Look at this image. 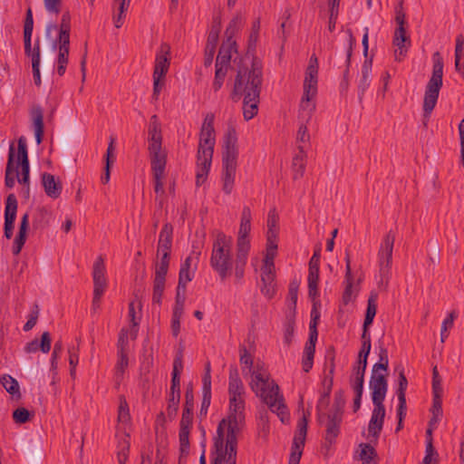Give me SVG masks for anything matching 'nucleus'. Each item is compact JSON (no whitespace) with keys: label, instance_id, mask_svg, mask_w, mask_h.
<instances>
[{"label":"nucleus","instance_id":"nucleus-1","mask_svg":"<svg viewBox=\"0 0 464 464\" xmlns=\"http://www.w3.org/2000/svg\"><path fill=\"white\" fill-rule=\"evenodd\" d=\"M230 414L227 420L223 419L217 430L215 438V457L211 464H236L237 433L244 420V394H229Z\"/></svg>","mask_w":464,"mask_h":464},{"label":"nucleus","instance_id":"nucleus-2","mask_svg":"<svg viewBox=\"0 0 464 464\" xmlns=\"http://www.w3.org/2000/svg\"><path fill=\"white\" fill-rule=\"evenodd\" d=\"M240 362L249 367L252 380L250 387L268 408L280 418L282 422L289 420L287 408L284 403L283 395L279 392V386L272 380L269 381V373L261 368L251 370L253 359L245 346L240 347Z\"/></svg>","mask_w":464,"mask_h":464},{"label":"nucleus","instance_id":"nucleus-3","mask_svg":"<svg viewBox=\"0 0 464 464\" xmlns=\"http://www.w3.org/2000/svg\"><path fill=\"white\" fill-rule=\"evenodd\" d=\"M238 147L237 135L234 127H229L225 136L222 156V189L229 195L234 188L237 166Z\"/></svg>","mask_w":464,"mask_h":464},{"label":"nucleus","instance_id":"nucleus-4","mask_svg":"<svg viewBox=\"0 0 464 464\" xmlns=\"http://www.w3.org/2000/svg\"><path fill=\"white\" fill-rule=\"evenodd\" d=\"M232 237L223 232H218L213 242L210 266L221 279L227 278L232 269Z\"/></svg>","mask_w":464,"mask_h":464},{"label":"nucleus","instance_id":"nucleus-5","mask_svg":"<svg viewBox=\"0 0 464 464\" xmlns=\"http://www.w3.org/2000/svg\"><path fill=\"white\" fill-rule=\"evenodd\" d=\"M386 393L387 392H380L379 389L372 391L373 410L368 424V438L371 442H377L382 430L385 418V407L383 401L385 400Z\"/></svg>","mask_w":464,"mask_h":464},{"label":"nucleus","instance_id":"nucleus-6","mask_svg":"<svg viewBox=\"0 0 464 464\" xmlns=\"http://www.w3.org/2000/svg\"><path fill=\"white\" fill-rule=\"evenodd\" d=\"M262 84V64L254 58L250 65L244 59L237 63V73L234 87H259Z\"/></svg>","mask_w":464,"mask_h":464},{"label":"nucleus","instance_id":"nucleus-7","mask_svg":"<svg viewBox=\"0 0 464 464\" xmlns=\"http://www.w3.org/2000/svg\"><path fill=\"white\" fill-rule=\"evenodd\" d=\"M402 5L403 1L401 0L395 8V22L398 26L394 32L393 44L396 47L394 51L396 61H401L405 57L411 44L410 36L406 32V15Z\"/></svg>","mask_w":464,"mask_h":464},{"label":"nucleus","instance_id":"nucleus-8","mask_svg":"<svg viewBox=\"0 0 464 464\" xmlns=\"http://www.w3.org/2000/svg\"><path fill=\"white\" fill-rule=\"evenodd\" d=\"M250 231L251 223L240 222L235 261V276L238 282L244 277L245 266L250 250V241L248 239Z\"/></svg>","mask_w":464,"mask_h":464},{"label":"nucleus","instance_id":"nucleus-9","mask_svg":"<svg viewBox=\"0 0 464 464\" xmlns=\"http://www.w3.org/2000/svg\"><path fill=\"white\" fill-rule=\"evenodd\" d=\"M320 319V313L316 308V304L314 303L311 311V321L309 324V339L305 343L304 350V358L302 361L303 370L308 372L313 367V361L315 351V343L318 337L317 325Z\"/></svg>","mask_w":464,"mask_h":464},{"label":"nucleus","instance_id":"nucleus-10","mask_svg":"<svg viewBox=\"0 0 464 464\" xmlns=\"http://www.w3.org/2000/svg\"><path fill=\"white\" fill-rule=\"evenodd\" d=\"M215 116L213 113H208L204 119L198 149V157L213 158L215 145Z\"/></svg>","mask_w":464,"mask_h":464},{"label":"nucleus","instance_id":"nucleus-11","mask_svg":"<svg viewBox=\"0 0 464 464\" xmlns=\"http://www.w3.org/2000/svg\"><path fill=\"white\" fill-rule=\"evenodd\" d=\"M389 367V357L388 351L385 347H380L379 362L372 366V375L370 379V389L376 391L379 389L380 392H387L388 381L386 374L380 373L379 371L382 370L387 372Z\"/></svg>","mask_w":464,"mask_h":464},{"label":"nucleus","instance_id":"nucleus-12","mask_svg":"<svg viewBox=\"0 0 464 464\" xmlns=\"http://www.w3.org/2000/svg\"><path fill=\"white\" fill-rule=\"evenodd\" d=\"M310 412L304 413L297 424V430L293 440L289 464H299L307 434L308 417Z\"/></svg>","mask_w":464,"mask_h":464},{"label":"nucleus","instance_id":"nucleus-13","mask_svg":"<svg viewBox=\"0 0 464 464\" xmlns=\"http://www.w3.org/2000/svg\"><path fill=\"white\" fill-rule=\"evenodd\" d=\"M394 242L395 235L392 231L388 232L378 251L380 274L382 277L387 276L392 268Z\"/></svg>","mask_w":464,"mask_h":464},{"label":"nucleus","instance_id":"nucleus-14","mask_svg":"<svg viewBox=\"0 0 464 464\" xmlns=\"http://www.w3.org/2000/svg\"><path fill=\"white\" fill-rule=\"evenodd\" d=\"M342 421L343 416L339 414L337 415L332 412H328L325 415L324 420L322 423H324L325 426L324 443L323 448L327 451L335 443V440L340 434Z\"/></svg>","mask_w":464,"mask_h":464},{"label":"nucleus","instance_id":"nucleus-15","mask_svg":"<svg viewBox=\"0 0 464 464\" xmlns=\"http://www.w3.org/2000/svg\"><path fill=\"white\" fill-rule=\"evenodd\" d=\"M170 46L162 43L156 55L153 72V87H159L161 78L164 77L169 67Z\"/></svg>","mask_w":464,"mask_h":464},{"label":"nucleus","instance_id":"nucleus-16","mask_svg":"<svg viewBox=\"0 0 464 464\" xmlns=\"http://www.w3.org/2000/svg\"><path fill=\"white\" fill-rule=\"evenodd\" d=\"M17 165H21V169H22L21 177L19 176V173L17 172V170H14L18 182L20 184L28 186L29 185L30 166H29V160H28L26 140L24 137H21L18 140ZM25 193L27 195L29 194V187L26 188Z\"/></svg>","mask_w":464,"mask_h":464},{"label":"nucleus","instance_id":"nucleus-17","mask_svg":"<svg viewBox=\"0 0 464 464\" xmlns=\"http://www.w3.org/2000/svg\"><path fill=\"white\" fill-rule=\"evenodd\" d=\"M317 89H304L300 101L298 120L310 121L316 108Z\"/></svg>","mask_w":464,"mask_h":464},{"label":"nucleus","instance_id":"nucleus-18","mask_svg":"<svg viewBox=\"0 0 464 464\" xmlns=\"http://www.w3.org/2000/svg\"><path fill=\"white\" fill-rule=\"evenodd\" d=\"M317 89H304L300 101L298 120L310 121L316 108Z\"/></svg>","mask_w":464,"mask_h":464},{"label":"nucleus","instance_id":"nucleus-19","mask_svg":"<svg viewBox=\"0 0 464 464\" xmlns=\"http://www.w3.org/2000/svg\"><path fill=\"white\" fill-rule=\"evenodd\" d=\"M148 150L152 173H157V176L165 173L167 153L162 149V144H148Z\"/></svg>","mask_w":464,"mask_h":464},{"label":"nucleus","instance_id":"nucleus-20","mask_svg":"<svg viewBox=\"0 0 464 464\" xmlns=\"http://www.w3.org/2000/svg\"><path fill=\"white\" fill-rule=\"evenodd\" d=\"M246 92L243 99V115L246 121H250L258 112L260 98L259 89H242Z\"/></svg>","mask_w":464,"mask_h":464},{"label":"nucleus","instance_id":"nucleus-21","mask_svg":"<svg viewBox=\"0 0 464 464\" xmlns=\"http://www.w3.org/2000/svg\"><path fill=\"white\" fill-rule=\"evenodd\" d=\"M17 211V200L14 194H10L6 198L5 211V237L10 239L13 236L14 221Z\"/></svg>","mask_w":464,"mask_h":464},{"label":"nucleus","instance_id":"nucleus-22","mask_svg":"<svg viewBox=\"0 0 464 464\" xmlns=\"http://www.w3.org/2000/svg\"><path fill=\"white\" fill-rule=\"evenodd\" d=\"M24 53L28 57H31L32 60V69H33V77L34 82L35 85L41 84V76H40V62H41V48H40V40L36 39L34 48H32V39H30V47L29 50L26 47V44H24Z\"/></svg>","mask_w":464,"mask_h":464},{"label":"nucleus","instance_id":"nucleus-23","mask_svg":"<svg viewBox=\"0 0 464 464\" xmlns=\"http://www.w3.org/2000/svg\"><path fill=\"white\" fill-rule=\"evenodd\" d=\"M106 267L104 259L99 256L92 266L93 291L105 292L107 287V279L105 276Z\"/></svg>","mask_w":464,"mask_h":464},{"label":"nucleus","instance_id":"nucleus-24","mask_svg":"<svg viewBox=\"0 0 464 464\" xmlns=\"http://www.w3.org/2000/svg\"><path fill=\"white\" fill-rule=\"evenodd\" d=\"M334 372V356L331 358L330 362V369H329V374L331 375L329 385L325 392L321 395L318 403L316 405V414H317V421L319 424L322 425V423L324 420L325 415L327 413H324V411L328 407L329 405V399H330V393L332 391V385H333V374Z\"/></svg>","mask_w":464,"mask_h":464},{"label":"nucleus","instance_id":"nucleus-25","mask_svg":"<svg viewBox=\"0 0 464 464\" xmlns=\"http://www.w3.org/2000/svg\"><path fill=\"white\" fill-rule=\"evenodd\" d=\"M58 31V38H70L71 32V15L68 11L64 12L61 18V24L58 26L54 23H49L46 25L45 34L47 38H51L52 32Z\"/></svg>","mask_w":464,"mask_h":464},{"label":"nucleus","instance_id":"nucleus-26","mask_svg":"<svg viewBox=\"0 0 464 464\" xmlns=\"http://www.w3.org/2000/svg\"><path fill=\"white\" fill-rule=\"evenodd\" d=\"M42 185L44 188V192L51 198H58L63 190L62 182L56 179L54 175L44 172L42 174Z\"/></svg>","mask_w":464,"mask_h":464},{"label":"nucleus","instance_id":"nucleus-27","mask_svg":"<svg viewBox=\"0 0 464 464\" xmlns=\"http://www.w3.org/2000/svg\"><path fill=\"white\" fill-rule=\"evenodd\" d=\"M233 53H237V47L236 41L225 40L223 41L217 59L216 63L221 65H227L230 67V62L232 59Z\"/></svg>","mask_w":464,"mask_h":464},{"label":"nucleus","instance_id":"nucleus-28","mask_svg":"<svg viewBox=\"0 0 464 464\" xmlns=\"http://www.w3.org/2000/svg\"><path fill=\"white\" fill-rule=\"evenodd\" d=\"M262 294L271 299L276 295V272L275 269H261Z\"/></svg>","mask_w":464,"mask_h":464},{"label":"nucleus","instance_id":"nucleus-29","mask_svg":"<svg viewBox=\"0 0 464 464\" xmlns=\"http://www.w3.org/2000/svg\"><path fill=\"white\" fill-rule=\"evenodd\" d=\"M433 70L432 76L427 85V87H441L442 86V75H443V60L439 52H436L432 55Z\"/></svg>","mask_w":464,"mask_h":464},{"label":"nucleus","instance_id":"nucleus-30","mask_svg":"<svg viewBox=\"0 0 464 464\" xmlns=\"http://www.w3.org/2000/svg\"><path fill=\"white\" fill-rule=\"evenodd\" d=\"M31 115L34 122L35 140L37 144L43 141L44 137V112L40 105H34L31 110Z\"/></svg>","mask_w":464,"mask_h":464},{"label":"nucleus","instance_id":"nucleus-31","mask_svg":"<svg viewBox=\"0 0 464 464\" xmlns=\"http://www.w3.org/2000/svg\"><path fill=\"white\" fill-rule=\"evenodd\" d=\"M345 288L343 293V303L344 305H347L353 299V278L352 275V268H351V258L350 254L348 251L345 253Z\"/></svg>","mask_w":464,"mask_h":464},{"label":"nucleus","instance_id":"nucleus-32","mask_svg":"<svg viewBox=\"0 0 464 464\" xmlns=\"http://www.w3.org/2000/svg\"><path fill=\"white\" fill-rule=\"evenodd\" d=\"M318 83V59L313 54L305 70L304 87H315Z\"/></svg>","mask_w":464,"mask_h":464},{"label":"nucleus","instance_id":"nucleus-33","mask_svg":"<svg viewBox=\"0 0 464 464\" xmlns=\"http://www.w3.org/2000/svg\"><path fill=\"white\" fill-rule=\"evenodd\" d=\"M29 226V215L25 213L21 219V224L19 227V231L17 236L14 238L13 254L18 255L20 254L25 241H26V232Z\"/></svg>","mask_w":464,"mask_h":464},{"label":"nucleus","instance_id":"nucleus-34","mask_svg":"<svg viewBox=\"0 0 464 464\" xmlns=\"http://www.w3.org/2000/svg\"><path fill=\"white\" fill-rule=\"evenodd\" d=\"M306 154L302 146H298V152L294 156L292 161L293 179H301L305 170Z\"/></svg>","mask_w":464,"mask_h":464},{"label":"nucleus","instance_id":"nucleus-35","mask_svg":"<svg viewBox=\"0 0 464 464\" xmlns=\"http://www.w3.org/2000/svg\"><path fill=\"white\" fill-rule=\"evenodd\" d=\"M367 365L358 364L353 368V373L350 378L351 385L355 393H362L363 392V383H364V374L366 371Z\"/></svg>","mask_w":464,"mask_h":464},{"label":"nucleus","instance_id":"nucleus-36","mask_svg":"<svg viewBox=\"0 0 464 464\" xmlns=\"http://www.w3.org/2000/svg\"><path fill=\"white\" fill-rule=\"evenodd\" d=\"M212 159L197 156L196 186L200 187L208 179Z\"/></svg>","mask_w":464,"mask_h":464},{"label":"nucleus","instance_id":"nucleus-37","mask_svg":"<svg viewBox=\"0 0 464 464\" xmlns=\"http://www.w3.org/2000/svg\"><path fill=\"white\" fill-rule=\"evenodd\" d=\"M440 89H426L423 97V117L429 120L433 109L435 108Z\"/></svg>","mask_w":464,"mask_h":464},{"label":"nucleus","instance_id":"nucleus-38","mask_svg":"<svg viewBox=\"0 0 464 464\" xmlns=\"http://www.w3.org/2000/svg\"><path fill=\"white\" fill-rule=\"evenodd\" d=\"M167 273L155 271V276L153 280V295L152 303L159 305L161 304V298L165 289Z\"/></svg>","mask_w":464,"mask_h":464},{"label":"nucleus","instance_id":"nucleus-39","mask_svg":"<svg viewBox=\"0 0 464 464\" xmlns=\"http://www.w3.org/2000/svg\"><path fill=\"white\" fill-rule=\"evenodd\" d=\"M148 144H162L160 123L157 115H152L148 128Z\"/></svg>","mask_w":464,"mask_h":464},{"label":"nucleus","instance_id":"nucleus-40","mask_svg":"<svg viewBox=\"0 0 464 464\" xmlns=\"http://www.w3.org/2000/svg\"><path fill=\"white\" fill-rule=\"evenodd\" d=\"M70 38H58L53 40V48H58V63H68Z\"/></svg>","mask_w":464,"mask_h":464},{"label":"nucleus","instance_id":"nucleus-41","mask_svg":"<svg viewBox=\"0 0 464 464\" xmlns=\"http://www.w3.org/2000/svg\"><path fill=\"white\" fill-rule=\"evenodd\" d=\"M180 401V382H178L177 385H173L171 382L170 393L168 405V415L175 416L179 410V404Z\"/></svg>","mask_w":464,"mask_h":464},{"label":"nucleus","instance_id":"nucleus-42","mask_svg":"<svg viewBox=\"0 0 464 464\" xmlns=\"http://www.w3.org/2000/svg\"><path fill=\"white\" fill-rule=\"evenodd\" d=\"M171 248L172 246H158L157 255L161 256L160 260L156 264L155 271L168 273Z\"/></svg>","mask_w":464,"mask_h":464},{"label":"nucleus","instance_id":"nucleus-43","mask_svg":"<svg viewBox=\"0 0 464 464\" xmlns=\"http://www.w3.org/2000/svg\"><path fill=\"white\" fill-rule=\"evenodd\" d=\"M14 143L10 145L9 153H8V160L5 169V186L7 188H13L14 185Z\"/></svg>","mask_w":464,"mask_h":464},{"label":"nucleus","instance_id":"nucleus-44","mask_svg":"<svg viewBox=\"0 0 464 464\" xmlns=\"http://www.w3.org/2000/svg\"><path fill=\"white\" fill-rule=\"evenodd\" d=\"M228 393L245 394L243 382L236 368H231L229 372Z\"/></svg>","mask_w":464,"mask_h":464},{"label":"nucleus","instance_id":"nucleus-45","mask_svg":"<svg viewBox=\"0 0 464 464\" xmlns=\"http://www.w3.org/2000/svg\"><path fill=\"white\" fill-rule=\"evenodd\" d=\"M308 295L314 299L318 295L319 267H310L308 274Z\"/></svg>","mask_w":464,"mask_h":464},{"label":"nucleus","instance_id":"nucleus-46","mask_svg":"<svg viewBox=\"0 0 464 464\" xmlns=\"http://www.w3.org/2000/svg\"><path fill=\"white\" fill-rule=\"evenodd\" d=\"M377 298L378 294L376 292H371L367 301V308L365 313V318L363 324H372L377 312Z\"/></svg>","mask_w":464,"mask_h":464},{"label":"nucleus","instance_id":"nucleus-47","mask_svg":"<svg viewBox=\"0 0 464 464\" xmlns=\"http://www.w3.org/2000/svg\"><path fill=\"white\" fill-rule=\"evenodd\" d=\"M300 285V279L294 278L288 287V307L292 311L291 314H295L297 303L298 289Z\"/></svg>","mask_w":464,"mask_h":464},{"label":"nucleus","instance_id":"nucleus-48","mask_svg":"<svg viewBox=\"0 0 464 464\" xmlns=\"http://www.w3.org/2000/svg\"><path fill=\"white\" fill-rule=\"evenodd\" d=\"M24 449L32 464H38L42 456L38 443L34 440H29L24 444Z\"/></svg>","mask_w":464,"mask_h":464},{"label":"nucleus","instance_id":"nucleus-49","mask_svg":"<svg viewBox=\"0 0 464 464\" xmlns=\"http://www.w3.org/2000/svg\"><path fill=\"white\" fill-rule=\"evenodd\" d=\"M360 459L362 461V464H376V462L372 463L374 459L377 457L375 449L368 443L360 444Z\"/></svg>","mask_w":464,"mask_h":464},{"label":"nucleus","instance_id":"nucleus-50","mask_svg":"<svg viewBox=\"0 0 464 464\" xmlns=\"http://www.w3.org/2000/svg\"><path fill=\"white\" fill-rule=\"evenodd\" d=\"M295 325V314H290L286 315L285 321L284 323V341L287 345H290L292 343L294 338Z\"/></svg>","mask_w":464,"mask_h":464},{"label":"nucleus","instance_id":"nucleus-51","mask_svg":"<svg viewBox=\"0 0 464 464\" xmlns=\"http://www.w3.org/2000/svg\"><path fill=\"white\" fill-rule=\"evenodd\" d=\"M34 29V19L32 9L29 7L26 11V15L24 19V43L26 44V47L29 50L30 47V39H32Z\"/></svg>","mask_w":464,"mask_h":464},{"label":"nucleus","instance_id":"nucleus-52","mask_svg":"<svg viewBox=\"0 0 464 464\" xmlns=\"http://www.w3.org/2000/svg\"><path fill=\"white\" fill-rule=\"evenodd\" d=\"M243 25V19L240 14H237L228 24L226 31V40L235 41L233 37Z\"/></svg>","mask_w":464,"mask_h":464},{"label":"nucleus","instance_id":"nucleus-53","mask_svg":"<svg viewBox=\"0 0 464 464\" xmlns=\"http://www.w3.org/2000/svg\"><path fill=\"white\" fill-rule=\"evenodd\" d=\"M130 420L129 404L123 395L119 397L118 421L127 424Z\"/></svg>","mask_w":464,"mask_h":464},{"label":"nucleus","instance_id":"nucleus-54","mask_svg":"<svg viewBox=\"0 0 464 464\" xmlns=\"http://www.w3.org/2000/svg\"><path fill=\"white\" fill-rule=\"evenodd\" d=\"M118 448V462L119 464H125L128 459L130 450V440L128 434H125L124 438L119 441Z\"/></svg>","mask_w":464,"mask_h":464},{"label":"nucleus","instance_id":"nucleus-55","mask_svg":"<svg viewBox=\"0 0 464 464\" xmlns=\"http://www.w3.org/2000/svg\"><path fill=\"white\" fill-rule=\"evenodd\" d=\"M172 236L173 227L166 223L160 233L158 246H172Z\"/></svg>","mask_w":464,"mask_h":464},{"label":"nucleus","instance_id":"nucleus-56","mask_svg":"<svg viewBox=\"0 0 464 464\" xmlns=\"http://www.w3.org/2000/svg\"><path fill=\"white\" fill-rule=\"evenodd\" d=\"M0 382L8 393L13 395L20 394L18 382L12 376L7 374L4 375L0 379Z\"/></svg>","mask_w":464,"mask_h":464},{"label":"nucleus","instance_id":"nucleus-57","mask_svg":"<svg viewBox=\"0 0 464 464\" xmlns=\"http://www.w3.org/2000/svg\"><path fill=\"white\" fill-rule=\"evenodd\" d=\"M432 417L430 420V425L433 426L439 422L442 416V400L440 397H433V402L431 407Z\"/></svg>","mask_w":464,"mask_h":464},{"label":"nucleus","instance_id":"nucleus-58","mask_svg":"<svg viewBox=\"0 0 464 464\" xmlns=\"http://www.w3.org/2000/svg\"><path fill=\"white\" fill-rule=\"evenodd\" d=\"M129 337L130 330L122 328L117 342L118 353H129Z\"/></svg>","mask_w":464,"mask_h":464},{"label":"nucleus","instance_id":"nucleus-59","mask_svg":"<svg viewBox=\"0 0 464 464\" xmlns=\"http://www.w3.org/2000/svg\"><path fill=\"white\" fill-rule=\"evenodd\" d=\"M183 370L182 352L177 353L173 362L172 379L173 385L180 382V372Z\"/></svg>","mask_w":464,"mask_h":464},{"label":"nucleus","instance_id":"nucleus-60","mask_svg":"<svg viewBox=\"0 0 464 464\" xmlns=\"http://www.w3.org/2000/svg\"><path fill=\"white\" fill-rule=\"evenodd\" d=\"M407 386H408V381L404 374L403 370H401L399 373V387L397 390L399 404L406 405L405 392H406Z\"/></svg>","mask_w":464,"mask_h":464},{"label":"nucleus","instance_id":"nucleus-61","mask_svg":"<svg viewBox=\"0 0 464 464\" xmlns=\"http://www.w3.org/2000/svg\"><path fill=\"white\" fill-rule=\"evenodd\" d=\"M344 405H345V399H344L343 392L339 391L334 395V402L333 408L331 409V411L329 412H332V413H334L337 415L339 414V415L343 416Z\"/></svg>","mask_w":464,"mask_h":464},{"label":"nucleus","instance_id":"nucleus-62","mask_svg":"<svg viewBox=\"0 0 464 464\" xmlns=\"http://www.w3.org/2000/svg\"><path fill=\"white\" fill-rule=\"evenodd\" d=\"M189 431L188 430H179V444H180V457L179 462L181 461V458L187 457L189 450Z\"/></svg>","mask_w":464,"mask_h":464},{"label":"nucleus","instance_id":"nucleus-63","mask_svg":"<svg viewBox=\"0 0 464 464\" xmlns=\"http://www.w3.org/2000/svg\"><path fill=\"white\" fill-rule=\"evenodd\" d=\"M259 30H260V21L259 20H256L253 23L252 32H251V34L249 35V38H248V50H247V53H253L255 51L256 45V42H257V39H258Z\"/></svg>","mask_w":464,"mask_h":464},{"label":"nucleus","instance_id":"nucleus-64","mask_svg":"<svg viewBox=\"0 0 464 464\" xmlns=\"http://www.w3.org/2000/svg\"><path fill=\"white\" fill-rule=\"evenodd\" d=\"M129 364L128 353H118V362L116 364V378L122 379L123 373Z\"/></svg>","mask_w":464,"mask_h":464}]
</instances>
